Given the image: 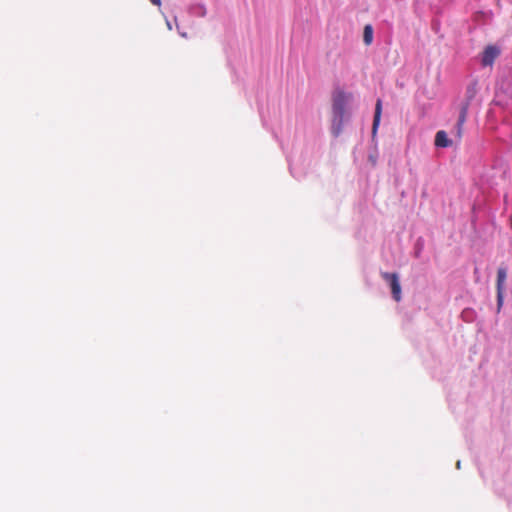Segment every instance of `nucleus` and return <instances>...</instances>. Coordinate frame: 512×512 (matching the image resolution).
Returning a JSON list of instances; mask_svg holds the SVG:
<instances>
[{"label": "nucleus", "mask_w": 512, "mask_h": 512, "mask_svg": "<svg viewBox=\"0 0 512 512\" xmlns=\"http://www.w3.org/2000/svg\"><path fill=\"white\" fill-rule=\"evenodd\" d=\"M382 278L390 285L392 297L396 302L401 300V286L397 273L382 272Z\"/></svg>", "instance_id": "nucleus-2"}, {"label": "nucleus", "mask_w": 512, "mask_h": 512, "mask_svg": "<svg viewBox=\"0 0 512 512\" xmlns=\"http://www.w3.org/2000/svg\"><path fill=\"white\" fill-rule=\"evenodd\" d=\"M152 4L156 5V6H160L161 5V0H150Z\"/></svg>", "instance_id": "nucleus-9"}, {"label": "nucleus", "mask_w": 512, "mask_h": 512, "mask_svg": "<svg viewBox=\"0 0 512 512\" xmlns=\"http://www.w3.org/2000/svg\"><path fill=\"white\" fill-rule=\"evenodd\" d=\"M468 113V104L465 103L461 106L459 118L457 121V124L455 126L454 136L455 138L460 141L463 135V126L467 118Z\"/></svg>", "instance_id": "nucleus-4"}, {"label": "nucleus", "mask_w": 512, "mask_h": 512, "mask_svg": "<svg viewBox=\"0 0 512 512\" xmlns=\"http://www.w3.org/2000/svg\"><path fill=\"white\" fill-rule=\"evenodd\" d=\"M363 41L368 46L373 41V28L371 25H366L363 31Z\"/></svg>", "instance_id": "nucleus-8"}, {"label": "nucleus", "mask_w": 512, "mask_h": 512, "mask_svg": "<svg viewBox=\"0 0 512 512\" xmlns=\"http://www.w3.org/2000/svg\"><path fill=\"white\" fill-rule=\"evenodd\" d=\"M381 110H382V102L380 99L377 100L376 106H375V114H374V120H373V132L376 131L381 117Z\"/></svg>", "instance_id": "nucleus-7"}, {"label": "nucleus", "mask_w": 512, "mask_h": 512, "mask_svg": "<svg viewBox=\"0 0 512 512\" xmlns=\"http://www.w3.org/2000/svg\"><path fill=\"white\" fill-rule=\"evenodd\" d=\"M507 277V270L505 267H500L497 271V309L500 311L503 305V292L504 284Z\"/></svg>", "instance_id": "nucleus-3"}, {"label": "nucleus", "mask_w": 512, "mask_h": 512, "mask_svg": "<svg viewBox=\"0 0 512 512\" xmlns=\"http://www.w3.org/2000/svg\"><path fill=\"white\" fill-rule=\"evenodd\" d=\"M500 51L496 46H487L482 54V65L490 66L494 63L495 59L499 56Z\"/></svg>", "instance_id": "nucleus-5"}, {"label": "nucleus", "mask_w": 512, "mask_h": 512, "mask_svg": "<svg viewBox=\"0 0 512 512\" xmlns=\"http://www.w3.org/2000/svg\"><path fill=\"white\" fill-rule=\"evenodd\" d=\"M351 98V93H346L340 88L335 89L332 93L331 133L334 137H338L342 133L346 107Z\"/></svg>", "instance_id": "nucleus-1"}, {"label": "nucleus", "mask_w": 512, "mask_h": 512, "mask_svg": "<svg viewBox=\"0 0 512 512\" xmlns=\"http://www.w3.org/2000/svg\"><path fill=\"white\" fill-rule=\"evenodd\" d=\"M434 144L439 148H447L452 146L453 141L448 138V135L444 130H439L435 135Z\"/></svg>", "instance_id": "nucleus-6"}]
</instances>
